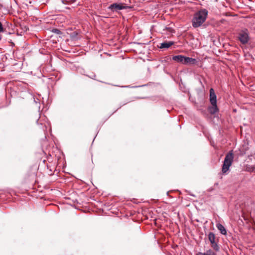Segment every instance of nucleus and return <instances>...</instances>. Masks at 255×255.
Instances as JSON below:
<instances>
[{
  "instance_id": "0eeeda50",
  "label": "nucleus",
  "mask_w": 255,
  "mask_h": 255,
  "mask_svg": "<svg viewBox=\"0 0 255 255\" xmlns=\"http://www.w3.org/2000/svg\"><path fill=\"white\" fill-rule=\"evenodd\" d=\"M174 42L173 41H164L160 44V48H168L169 47L173 45Z\"/></svg>"
},
{
  "instance_id": "4468645a",
  "label": "nucleus",
  "mask_w": 255,
  "mask_h": 255,
  "mask_svg": "<svg viewBox=\"0 0 255 255\" xmlns=\"http://www.w3.org/2000/svg\"><path fill=\"white\" fill-rule=\"evenodd\" d=\"M4 31V29L1 22L0 21V33Z\"/></svg>"
},
{
  "instance_id": "6e6552de",
  "label": "nucleus",
  "mask_w": 255,
  "mask_h": 255,
  "mask_svg": "<svg viewBox=\"0 0 255 255\" xmlns=\"http://www.w3.org/2000/svg\"><path fill=\"white\" fill-rule=\"evenodd\" d=\"M184 56L181 55H178L174 56L172 57V59L177 62L181 63L183 64V61L184 60Z\"/></svg>"
},
{
  "instance_id": "423d86ee",
  "label": "nucleus",
  "mask_w": 255,
  "mask_h": 255,
  "mask_svg": "<svg viewBox=\"0 0 255 255\" xmlns=\"http://www.w3.org/2000/svg\"><path fill=\"white\" fill-rule=\"evenodd\" d=\"M197 62L196 59L188 57L185 56L183 64L184 65H194Z\"/></svg>"
},
{
  "instance_id": "9d476101",
  "label": "nucleus",
  "mask_w": 255,
  "mask_h": 255,
  "mask_svg": "<svg viewBox=\"0 0 255 255\" xmlns=\"http://www.w3.org/2000/svg\"><path fill=\"white\" fill-rule=\"evenodd\" d=\"M196 255H215V254L211 250H209L206 253L198 252Z\"/></svg>"
},
{
  "instance_id": "f257e3e1",
  "label": "nucleus",
  "mask_w": 255,
  "mask_h": 255,
  "mask_svg": "<svg viewBox=\"0 0 255 255\" xmlns=\"http://www.w3.org/2000/svg\"><path fill=\"white\" fill-rule=\"evenodd\" d=\"M208 11L206 9H201L196 12L192 20V26L194 28L200 27L206 20Z\"/></svg>"
},
{
  "instance_id": "f8f14e48",
  "label": "nucleus",
  "mask_w": 255,
  "mask_h": 255,
  "mask_svg": "<svg viewBox=\"0 0 255 255\" xmlns=\"http://www.w3.org/2000/svg\"><path fill=\"white\" fill-rule=\"evenodd\" d=\"M211 246L213 248V249L216 251L218 252L220 250V248L218 246V245L215 242L214 244H211Z\"/></svg>"
},
{
  "instance_id": "9b49d317",
  "label": "nucleus",
  "mask_w": 255,
  "mask_h": 255,
  "mask_svg": "<svg viewBox=\"0 0 255 255\" xmlns=\"http://www.w3.org/2000/svg\"><path fill=\"white\" fill-rule=\"evenodd\" d=\"M208 238H209V240L211 243V244H214V243H215V235L214 233H209V235H208Z\"/></svg>"
},
{
  "instance_id": "ddd939ff",
  "label": "nucleus",
  "mask_w": 255,
  "mask_h": 255,
  "mask_svg": "<svg viewBox=\"0 0 255 255\" xmlns=\"http://www.w3.org/2000/svg\"><path fill=\"white\" fill-rule=\"evenodd\" d=\"M52 31L54 32V33H56V34H61V31L59 29H54L52 30Z\"/></svg>"
},
{
  "instance_id": "f03ea898",
  "label": "nucleus",
  "mask_w": 255,
  "mask_h": 255,
  "mask_svg": "<svg viewBox=\"0 0 255 255\" xmlns=\"http://www.w3.org/2000/svg\"><path fill=\"white\" fill-rule=\"evenodd\" d=\"M210 102L212 105L211 107H209L208 110L211 114H215L219 111V109L217 105V96L213 89L210 90Z\"/></svg>"
},
{
  "instance_id": "1a4fd4ad",
  "label": "nucleus",
  "mask_w": 255,
  "mask_h": 255,
  "mask_svg": "<svg viewBox=\"0 0 255 255\" xmlns=\"http://www.w3.org/2000/svg\"><path fill=\"white\" fill-rule=\"evenodd\" d=\"M217 229L220 231L221 233L223 235H226L227 231L225 228L221 224L218 223L216 225Z\"/></svg>"
},
{
  "instance_id": "7ed1b4c3",
  "label": "nucleus",
  "mask_w": 255,
  "mask_h": 255,
  "mask_svg": "<svg viewBox=\"0 0 255 255\" xmlns=\"http://www.w3.org/2000/svg\"><path fill=\"white\" fill-rule=\"evenodd\" d=\"M234 159L233 151H230L227 154L224 160L222 171L223 174L226 173L231 166Z\"/></svg>"
},
{
  "instance_id": "20e7f679",
  "label": "nucleus",
  "mask_w": 255,
  "mask_h": 255,
  "mask_svg": "<svg viewBox=\"0 0 255 255\" xmlns=\"http://www.w3.org/2000/svg\"><path fill=\"white\" fill-rule=\"evenodd\" d=\"M238 39L243 44H247L249 40V33L247 29L240 31L238 33Z\"/></svg>"
},
{
  "instance_id": "39448f33",
  "label": "nucleus",
  "mask_w": 255,
  "mask_h": 255,
  "mask_svg": "<svg viewBox=\"0 0 255 255\" xmlns=\"http://www.w3.org/2000/svg\"><path fill=\"white\" fill-rule=\"evenodd\" d=\"M131 6H128L126 4L122 3H114L112 4H111L108 8L111 10L112 11H118L120 10H122L124 9H127L131 8Z\"/></svg>"
}]
</instances>
